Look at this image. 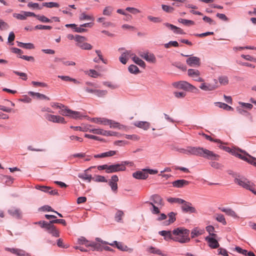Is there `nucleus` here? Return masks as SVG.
I'll list each match as a JSON object with an SVG mask.
<instances>
[{
    "label": "nucleus",
    "instance_id": "1",
    "mask_svg": "<svg viewBox=\"0 0 256 256\" xmlns=\"http://www.w3.org/2000/svg\"><path fill=\"white\" fill-rule=\"evenodd\" d=\"M177 151L188 155H194L212 160H218L220 156L213 152L202 147L188 146L186 148H179Z\"/></svg>",
    "mask_w": 256,
    "mask_h": 256
},
{
    "label": "nucleus",
    "instance_id": "2",
    "mask_svg": "<svg viewBox=\"0 0 256 256\" xmlns=\"http://www.w3.org/2000/svg\"><path fill=\"white\" fill-rule=\"evenodd\" d=\"M177 204L184 213H196L197 211L195 208L192 206V204L182 199L177 198Z\"/></svg>",
    "mask_w": 256,
    "mask_h": 256
},
{
    "label": "nucleus",
    "instance_id": "3",
    "mask_svg": "<svg viewBox=\"0 0 256 256\" xmlns=\"http://www.w3.org/2000/svg\"><path fill=\"white\" fill-rule=\"evenodd\" d=\"M189 230L184 228H177V242L180 243L188 242L190 240Z\"/></svg>",
    "mask_w": 256,
    "mask_h": 256
},
{
    "label": "nucleus",
    "instance_id": "4",
    "mask_svg": "<svg viewBox=\"0 0 256 256\" xmlns=\"http://www.w3.org/2000/svg\"><path fill=\"white\" fill-rule=\"evenodd\" d=\"M234 182L243 188L254 192V184L245 178H236L234 179Z\"/></svg>",
    "mask_w": 256,
    "mask_h": 256
},
{
    "label": "nucleus",
    "instance_id": "5",
    "mask_svg": "<svg viewBox=\"0 0 256 256\" xmlns=\"http://www.w3.org/2000/svg\"><path fill=\"white\" fill-rule=\"evenodd\" d=\"M177 88H182L192 92H196L198 90L196 86L186 81H180L177 82Z\"/></svg>",
    "mask_w": 256,
    "mask_h": 256
},
{
    "label": "nucleus",
    "instance_id": "6",
    "mask_svg": "<svg viewBox=\"0 0 256 256\" xmlns=\"http://www.w3.org/2000/svg\"><path fill=\"white\" fill-rule=\"evenodd\" d=\"M240 152L244 153V154L236 152L234 154L235 156L256 166V158L252 157L242 150H240Z\"/></svg>",
    "mask_w": 256,
    "mask_h": 256
},
{
    "label": "nucleus",
    "instance_id": "7",
    "mask_svg": "<svg viewBox=\"0 0 256 256\" xmlns=\"http://www.w3.org/2000/svg\"><path fill=\"white\" fill-rule=\"evenodd\" d=\"M188 75L194 81L198 82H204V80L200 76V72L198 70L188 69Z\"/></svg>",
    "mask_w": 256,
    "mask_h": 256
},
{
    "label": "nucleus",
    "instance_id": "8",
    "mask_svg": "<svg viewBox=\"0 0 256 256\" xmlns=\"http://www.w3.org/2000/svg\"><path fill=\"white\" fill-rule=\"evenodd\" d=\"M42 228H46L48 232L54 236L58 237L60 236L59 232L56 229L55 226L50 222H44L43 226H42Z\"/></svg>",
    "mask_w": 256,
    "mask_h": 256
},
{
    "label": "nucleus",
    "instance_id": "9",
    "mask_svg": "<svg viewBox=\"0 0 256 256\" xmlns=\"http://www.w3.org/2000/svg\"><path fill=\"white\" fill-rule=\"evenodd\" d=\"M45 118L48 121L56 122V123H60V124H66V122L64 120V118L60 116H56L52 115L50 114H46L45 116Z\"/></svg>",
    "mask_w": 256,
    "mask_h": 256
},
{
    "label": "nucleus",
    "instance_id": "10",
    "mask_svg": "<svg viewBox=\"0 0 256 256\" xmlns=\"http://www.w3.org/2000/svg\"><path fill=\"white\" fill-rule=\"evenodd\" d=\"M217 234H212V236H206V240L208 242V246L212 248H216L219 246V244L216 240Z\"/></svg>",
    "mask_w": 256,
    "mask_h": 256
},
{
    "label": "nucleus",
    "instance_id": "11",
    "mask_svg": "<svg viewBox=\"0 0 256 256\" xmlns=\"http://www.w3.org/2000/svg\"><path fill=\"white\" fill-rule=\"evenodd\" d=\"M126 170V166L123 164H116L109 166L108 174L124 171Z\"/></svg>",
    "mask_w": 256,
    "mask_h": 256
},
{
    "label": "nucleus",
    "instance_id": "12",
    "mask_svg": "<svg viewBox=\"0 0 256 256\" xmlns=\"http://www.w3.org/2000/svg\"><path fill=\"white\" fill-rule=\"evenodd\" d=\"M109 245L112 246H115L122 251L132 252L133 250L132 248H128L122 242L114 241L113 242L109 244Z\"/></svg>",
    "mask_w": 256,
    "mask_h": 256
},
{
    "label": "nucleus",
    "instance_id": "13",
    "mask_svg": "<svg viewBox=\"0 0 256 256\" xmlns=\"http://www.w3.org/2000/svg\"><path fill=\"white\" fill-rule=\"evenodd\" d=\"M32 16H35L34 12L25 11H22L20 14H13V16L14 18L20 20H25L26 19L27 17Z\"/></svg>",
    "mask_w": 256,
    "mask_h": 256
},
{
    "label": "nucleus",
    "instance_id": "14",
    "mask_svg": "<svg viewBox=\"0 0 256 256\" xmlns=\"http://www.w3.org/2000/svg\"><path fill=\"white\" fill-rule=\"evenodd\" d=\"M36 188L44 192L48 193L52 195H58V191L56 190H52L50 186L37 185Z\"/></svg>",
    "mask_w": 256,
    "mask_h": 256
},
{
    "label": "nucleus",
    "instance_id": "15",
    "mask_svg": "<svg viewBox=\"0 0 256 256\" xmlns=\"http://www.w3.org/2000/svg\"><path fill=\"white\" fill-rule=\"evenodd\" d=\"M186 64L190 66L198 67L200 65V58L196 56H191L186 60Z\"/></svg>",
    "mask_w": 256,
    "mask_h": 256
},
{
    "label": "nucleus",
    "instance_id": "16",
    "mask_svg": "<svg viewBox=\"0 0 256 256\" xmlns=\"http://www.w3.org/2000/svg\"><path fill=\"white\" fill-rule=\"evenodd\" d=\"M5 250H6L10 252L12 254H16L18 256H30V254L21 249L6 248Z\"/></svg>",
    "mask_w": 256,
    "mask_h": 256
},
{
    "label": "nucleus",
    "instance_id": "17",
    "mask_svg": "<svg viewBox=\"0 0 256 256\" xmlns=\"http://www.w3.org/2000/svg\"><path fill=\"white\" fill-rule=\"evenodd\" d=\"M8 213L17 219H21L22 218V212L19 208H12L8 210Z\"/></svg>",
    "mask_w": 256,
    "mask_h": 256
},
{
    "label": "nucleus",
    "instance_id": "18",
    "mask_svg": "<svg viewBox=\"0 0 256 256\" xmlns=\"http://www.w3.org/2000/svg\"><path fill=\"white\" fill-rule=\"evenodd\" d=\"M134 178L136 179L144 180L148 177V174L146 172V169L142 170L137 171L132 174Z\"/></svg>",
    "mask_w": 256,
    "mask_h": 256
},
{
    "label": "nucleus",
    "instance_id": "19",
    "mask_svg": "<svg viewBox=\"0 0 256 256\" xmlns=\"http://www.w3.org/2000/svg\"><path fill=\"white\" fill-rule=\"evenodd\" d=\"M132 52L130 50H125L124 52L122 53V54L119 58L120 61L122 64H126L128 59V57H132Z\"/></svg>",
    "mask_w": 256,
    "mask_h": 256
},
{
    "label": "nucleus",
    "instance_id": "20",
    "mask_svg": "<svg viewBox=\"0 0 256 256\" xmlns=\"http://www.w3.org/2000/svg\"><path fill=\"white\" fill-rule=\"evenodd\" d=\"M118 181V176L116 175H114L111 177V179L109 182V185L110 186L112 190L114 192H116L118 189L117 182Z\"/></svg>",
    "mask_w": 256,
    "mask_h": 256
},
{
    "label": "nucleus",
    "instance_id": "21",
    "mask_svg": "<svg viewBox=\"0 0 256 256\" xmlns=\"http://www.w3.org/2000/svg\"><path fill=\"white\" fill-rule=\"evenodd\" d=\"M218 88L216 84H212L209 83L203 82L200 86V88L204 91H212Z\"/></svg>",
    "mask_w": 256,
    "mask_h": 256
},
{
    "label": "nucleus",
    "instance_id": "22",
    "mask_svg": "<svg viewBox=\"0 0 256 256\" xmlns=\"http://www.w3.org/2000/svg\"><path fill=\"white\" fill-rule=\"evenodd\" d=\"M116 150H110L100 154H95L94 158H104L106 157H110L116 155L117 154Z\"/></svg>",
    "mask_w": 256,
    "mask_h": 256
},
{
    "label": "nucleus",
    "instance_id": "23",
    "mask_svg": "<svg viewBox=\"0 0 256 256\" xmlns=\"http://www.w3.org/2000/svg\"><path fill=\"white\" fill-rule=\"evenodd\" d=\"M134 125L136 127L144 130H148L150 128V123L147 122L138 121L134 122Z\"/></svg>",
    "mask_w": 256,
    "mask_h": 256
},
{
    "label": "nucleus",
    "instance_id": "24",
    "mask_svg": "<svg viewBox=\"0 0 256 256\" xmlns=\"http://www.w3.org/2000/svg\"><path fill=\"white\" fill-rule=\"evenodd\" d=\"M150 200L153 201L154 203L158 206H162L164 204L162 198L159 195L154 194L152 196L150 197Z\"/></svg>",
    "mask_w": 256,
    "mask_h": 256
},
{
    "label": "nucleus",
    "instance_id": "25",
    "mask_svg": "<svg viewBox=\"0 0 256 256\" xmlns=\"http://www.w3.org/2000/svg\"><path fill=\"white\" fill-rule=\"evenodd\" d=\"M131 58L132 60L136 64H138L141 67L145 68L146 64L144 62V61L140 59L134 54L132 53Z\"/></svg>",
    "mask_w": 256,
    "mask_h": 256
},
{
    "label": "nucleus",
    "instance_id": "26",
    "mask_svg": "<svg viewBox=\"0 0 256 256\" xmlns=\"http://www.w3.org/2000/svg\"><path fill=\"white\" fill-rule=\"evenodd\" d=\"M86 86L84 88V90L88 93L94 94V89L96 88L94 84L90 82H86Z\"/></svg>",
    "mask_w": 256,
    "mask_h": 256
},
{
    "label": "nucleus",
    "instance_id": "27",
    "mask_svg": "<svg viewBox=\"0 0 256 256\" xmlns=\"http://www.w3.org/2000/svg\"><path fill=\"white\" fill-rule=\"evenodd\" d=\"M28 94L31 96H35L38 100H50V98L44 94H42L38 92H28Z\"/></svg>",
    "mask_w": 256,
    "mask_h": 256
},
{
    "label": "nucleus",
    "instance_id": "28",
    "mask_svg": "<svg viewBox=\"0 0 256 256\" xmlns=\"http://www.w3.org/2000/svg\"><path fill=\"white\" fill-rule=\"evenodd\" d=\"M80 20H92L94 21V18L92 15L87 14L86 12H82L79 16Z\"/></svg>",
    "mask_w": 256,
    "mask_h": 256
},
{
    "label": "nucleus",
    "instance_id": "29",
    "mask_svg": "<svg viewBox=\"0 0 256 256\" xmlns=\"http://www.w3.org/2000/svg\"><path fill=\"white\" fill-rule=\"evenodd\" d=\"M158 234L164 237L166 240H170L173 239L172 234L170 231L162 230L160 231Z\"/></svg>",
    "mask_w": 256,
    "mask_h": 256
},
{
    "label": "nucleus",
    "instance_id": "30",
    "mask_svg": "<svg viewBox=\"0 0 256 256\" xmlns=\"http://www.w3.org/2000/svg\"><path fill=\"white\" fill-rule=\"evenodd\" d=\"M220 210L224 212H225L227 215L232 216L234 218H238V216L236 213L230 208H220Z\"/></svg>",
    "mask_w": 256,
    "mask_h": 256
},
{
    "label": "nucleus",
    "instance_id": "31",
    "mask_svg": "<svg viewBox=\"0 0 256 256\" xmlns=\"http://www.w3.org/2000/svg\"><path fill=\"white\" fill-rule=\"evenodd\" d=\"M168 220L164 222V224L166 226H168L173 223L176 220V214L174 212H170L168 214Z\"/></svg>",
    "mask_w": 256,
    "mask_h": 256
},
{
    "label": "nucleus",
    "instance_id": "32",
    "mask_svg": "<svg viewBox=\"0 0 256 256\" xmlns=\"http://www.w3.org/2000/svg\"><path fill=\"white\" fill-rule=\"evenodd\" d=\"M94 122L104 125H107L108 122V120L104 118H94L92 120Z\"/></svg>",
    "mask_w": 256,
    "mask_h": 256
},
{
    "label": "nucleus",
    "instance_id": "33",
    "mask_svg": "<svg viewBox=\"0 0 256 256\" xmlns=\"http://www.w3.org/2000/svg\"><path fill=\"white\" fill-rule=\"evenodd\" d=\"M215 105L218 106L219 108L225 110L227 111L233 110L234 108L230 106H228L227 104L220 102H216L214 103Z\"/></svg>",
    "mask_w": 256,
    "mask_h": 256
},
{
    "label": "nucleus",
    "instance_id": "34",
    "mask_svg": "<svg viewBox=\"0 0 256 256\" xmlns=\"http://www.w3.org/2000/svg\"><path fill=\"white\" fill-rule=\"evenodd\" d=\"M18 46L26 49H34V45L32 43H23L17 41Z\"/></svg>",
    "mask_w": 256,
    "mask_h": 256
},
{
    "label": "nucleus",
    "instance_id": "35",
    "mask_svg": "<svg viewBox=\"0 0 256 256\" xmlns=\"http://www.w3.org/2000/svg\"><path fill=\"white\" fill-rule=\"evenodd\" d=\"M144 58L148 62H155L156 58L154 54H150L148 52H146L144 56Z\"/></svg>",
    "mask_w": 256,
    "mask_h": 256
},
{
    "label": "nucleus",
    "instance_id": "36",
    "mask_svg": "<svg viewBox=\"0 0 256 256\" xmlns=\"http://www.w3.org/2000/svg\"><path fill=\"white\" fill-rule=\"evenodd\" d=\"M114 8L112 6H106L102 12V14L104 16H110L113 12H114Z\"/></svg>",
    "mask_w": 256,
    "mask_h": 256
},
{
    "label": "nucleus",
    "instance_id": "37",
    "mask_svg": "<svg viewBox=\"0 0 256 256\" xmlns=\"http://www.w3.org/2000/svg\"><path fill=\"white\" fill-rule=\"evenodd\" d=\"M204 232V230L199 229L197 228L193 229L191 232V236L192 238L202 235Z\"/></svg>",
    "mask_w": 256,
    "mask_h": 256
},
{
    "label": "nucleus",
    "instance_id": "38",
    "mask_svg": "<svg viewBox=\"0 0 256 256\" xmlns=\"http://www.w3.org/2000/svg\"><path fill=\"white\" fill-rule=\"evenodd\" d=\"M107 94V90L97 89L96 88V87L94 94L96 96L98 97L102 98L106 96Z\"/></svg>",
    "mask_w": 256,
    "mask_h": 256
},
{
    "label": "nucleus",
    "instance_id": "39",
    "mask_svg": "<svg viewBox=\"0 0 256 256\" xmlns=\"http://www.w3.org/2000/svg\"><path fill=\"white\" fill-rule=\"evenodd\" d=\"M82 116L80 112L77 111H74L71 110H70V112L68 116L74 119L79 118L80 117H82Z\"/></svg>",
    "mask_w": 256,
    "mask_h": 256
},
{
    "label": "nucleus",
    "instance_id": "40",
    "mask_svg": "<svg viewBox=\"0 0 256 256\" xmlns=\"http://www.w3.org/2000/svg\"><path fill=\"white\" fill-rule=\"evenodd\" d=\"M89 132H92V133H93L94 134H100V135H102V136L106 135V130H104L102 129H100V128L90 129V130Z\"/></svg>",
    "mask_w": 256,
    "mask_h": 256
},
{
    "label": "nucleus",
    "instance_id": "41",
    "mask_svg": "<svg viewBox=\"0 0 256 256\" xmlns=\"http://www.w3.org/2000/svg\"><path fill=\"white\" fill-rule=\"evenodd\" d=\"M78 244H84L86 247L90 246V245L91 244L92 242H90L86 240V238L84 237H80L78 238Z\"/></svg>",
    "mask_w": 256,
    "mask_h": 256
},
{
    "label": "nucleus",
    "instance_id": "42",
    "mask_svg": "<svg viewBox=\"0 0 256 256\" xmlns=\"http://www.w3.org/2000/svg\"><path fill=\"white\" fill-rule=\"evenodd\" d=\"M42 6L48 8H58L60 4L56 2H43Z\"/></svg>",
    "mask_w": 256,
    "mask_h": 256
},
{
    "label": "nucleus",
    "instance_id": "43",
    "mask_svg": "<svg viewBox=\"0 0 256 256\" xmlns=\"http://www.w3.org/2000/svg\"><path fill=\"white\" fill-rule=\"evenodd\" d=\"M190 182L184 180H177V188H182L185 186H188Z\"/></svg>",
    "mask_w": 256,
    "mask_h": 256
},
{
    "label": "nucleus",
    "instance_id": "44",
    "mask_svg": "<svg viewBox=\"0 0 256 256\" xmlns=\"http://www.w3.org/2000/svg\"><path fill=\"white\" fill-rule=\"evenodd\" d=\"M90 246L92 247L94 250L98 251H102L104 250V247L102 246L100 244L94 242H92Z\"/></svg>",
    "mask_w": 256,
    "mask_h": 256
},
{
    "label": "nucleus",
    "instance_id": "45",
    "mask_svg": "<svg viewBox=\"0 0 256 256\" xmlns=\"http://www.w3.org/2000/svg\"><path fill=\"white\" fill-rule=\"evenodd\" d=\"M178 22L183 24L187 26H189L190 25H194V22L191 20H188L186 19L180 18L178 19Z\"/></svg>",
    "mask_w": 256,
    "mask_h": 256
},
{
    "label": "nucleus",
    "instance_id": "46",
    "mask_svg": "<svg viewBox=\"0 0 256 256\" xmlns=\"http://www.w3.org/2000/svg\"><path fill=\"white\" fill-rule=\"evenodd\" d=\"M75 40L77 42L76 46H79V44L84 43L86 40V38L84 36L76 35L75 36Z\"/></svg>",
    "mask_w": 256,
    "mask_h": 256
},
{
    "label": "nucleus",
    "instance_id": "47",
    "mask_svg": "<svg viewBox=\"0 0 256 256\" xmlns=\"http://www.w3.org/2000/svg\"><path fill=\"white\" fill-rule=\"evenodd\" d=\"M32 16L36 18L38 20L43 22H51L50 19L44 16L36 15L35 14V16Z\"/></svg>",
    "mask_w": 256,
    "mask_h": 256
},
{
    "label": "nucleus",
    "instance_id": "48",
    "mask_svg": "<svg viewBox=\"0 0 256 256\" xmlns=\"http://www.w3.org/2000/svg\"><path fill=\"white\" fill-rule=\"evenodd\" d=\"M128 69L129 72L132 74H136L140 72L138 68L134 64L130 66Z\"/></svg>",
    "mask_w": 256,
    "mask_h": 256
},
{
    "label": "nucleus",
    "instance_id": "49",
    "mask_svg": "<svg viewBox=\"0 0 256 256\" xmlns=\"http://www.w3.org/2000/svg\"><path fill=\"white\" fill-rule=\"evenodd\" d=\"M59 114L64 116H68V114L70 112V110L66 106H64V108H60Z\"/></svg>",
    "mask_w": 256,
    "mask_h": 256
},
{
    "label": "nucleus",
    "instance_id": "50",
    "mask_svg": "<svg viewBox=\"0 0 256 256\" xmlns=\"http://www.w3.org/2000/svg\"><path fill=\"white\" fill-rule=\"evenodd\" d=\"M78 47L82 49L86 50H90L92 48V46L90 44L87 42H84L82 44H80Z\"/></svg>",
    "mask_w": 256,
    "mask_h": 256
},
{
    "label": "nucleus",
    "instance_id": "51",
    "mask_svg": "<svg viewBox=\"0 0 256 256\" xmlns=\"http://www.w3.org/2000/svg\"><path fill=\"white\" fill-rule=\"evenodd\" d=\"M107 125H109L110 128H120V124L112 120H108V122Z\"/></svg>",
    "mask_w": 256,
    "mask_h": 256
},
{
    "label": "nucleus",
    "instance_id": "52",
    "mask_svg": "<svg viewBox=\"0 0 256 256\" xmlns=\"http://www.w3.org/2000/svg\"><path fill=\"white\" fill-rule=\"evenodd\" d=\"M216 220L218 222L222 223L224 225H226V222L225 220V218H224V216L222 214H216Z\"/></svg>",
    "mask_w": 256,
    "mask_h": 256
},
{
    "label": "nucleus",
    "instance_id": "53",
    "mask_svg": "<svg viewBox=\"0 0 256 256\" xmlns=\"http://www.w3.org/2000/svg\"><path fill=\"white\" fill-rule=\"evenodd\" d=\"M124 215V212L122 210H118L115 216V218L116 220L118 222H120L122 220V217Z\"/></svg>",
    "mask_w": 256,
    "mask_h": 256
},
{
    "label": "nucleus",
    "instance_id": "54",
    "mask_svg": "<svg viewBox=\"0 0 256 256\" xmlns=\"http://www.w3.org/2000/svg\"><path fill=\"white\" fill-rule=\"evenodd\" d=\"M219 82L222 85H226L228 83V80L226 76H222L218 78Z\"/></svg>",
    "mask_w": 256,
    "mask_h": 256
},
{
    "label": "nucleus",
    "instance_id": "55",
    "mask_svg": "<svg viewBox=\"0 0 256 256\" xmlns=\"http://www.w3.org/2000/svg\"><path fill=\"white\" fill-rule=\"evenodd\" d=\"M162 10L167 12H172L174 10V8L170 5H162Z\"/></svg>",
    "mask_w": 256,
    "mask_h": 256
},
{
    "label": "nucleus",
    "instance_id": "56",
    "mask_svg": "<svg viewBox=\"0 0 256 256\" xmlns=\"http://www.w3.org/2000/svg\"><path fill=\"white\" fill-rule=\"evenodd\" d=\"M202 19L205 22L208 23L210 25H216V22L210 17L204 16Z\"/></svg>",
    "mask_w": 256,
    "mask_h": 256
},
{
    "label": "nucleus",
    "instance_id": "57",
    "mask_svg": "<svg viewBox=\"0 0 256 256\" xmlns=\"http://www.w3.org/2000/svg\"><path fill=\"white\" fill-rule=\"evenodd\" d=\"M3 180H4L5 183L8 186H10V184H12L14 179L10 176H4V178H3Z\"/></svg>",
    "mask_w": 256,
    "mask_h": 256
},
{
    "label": "nucleus",
    "instance_id": "58",
    "mask_svg": "<svg viewBox=\"0 0 256 256\" xmlns=\"http://www.w3.org/2000/svg\"><path fill=\"white\" fill-rule=\"evenodd\" d=\"M50 223L52 224H62L64 226H66V220L63 219H57V220H50Z\"/></svg>",
    "mask_w": 256,
    "mask_h": 256
},
{
    "label": "nucleus",
    "instance_id": "59",
    "mask_svg": "<svg viewBox=\"0 0 256 256\" xmlns=\"http://www.w3.org/2000/svg\"><path fill=\"white\" fill-rule=\"evenodd\" d=\"M126 10L134 14H136L140 12V10L134 8L128 7L126 8Z\"/></svg>",
    "mask_w": 256,
    "mask_h": 256
},
{
    "label": "nucleus",
    "instance_id": "60",
    "mask_svg": "<svg viewBox=\"0 0 256 256\" xmlns=\"http://www.w3.org/2000/svg\"><path fill=\"white\" fill-rule=\"evenodd\" d=\"M52 27L49 26H43L41 24L37 25L34 27L36 30H51Z\"/></svg>",
    "mask_w": 256,
    "mask_h": 256
},
{
    "label": "nucleus",
    "instance_id": "61",
    "mask_svg": "<svg viewBox=\"0 0 256 256\" xmlns=\"http://www.w3.org/2000/svg\"><path fill=\"white\" fill-rule=\"evenodd\" d=\"M9 28L8 24L3 21L2 20H0V28L2 30H6L8 29Z\"/></svg>",
    "mask_w": 256,
    "mask_h": 256
},
{
    "label": "nucleus",
    "instance_id": "62",
    "mask_svg": "<svg viewBox=\"0 0 256 256\" xmlns=\"http://www.w3.org/2000/svg\"><path fill=\"white\" fill-rule=\"evenodd\" d=\"M125 137L127 139L132 140H140V137L138 135H136V134H132V135L126 134Z\"/></svg>",
    "mask_w": 256,
    "mask_h": 256
},
{
    "label": "nucleus",
    "instance_id": "63",
    "mask_svg": "<svg viewBox=\"0 0 256 256\" xmlns=\"http://www.w3.org/2000/svg\"><path fill=\"white\" fill-rule=\"evenodd\" d=\"M206 230L210 234V236H212V234H216L214 233V228L212 226H206Z\"/></svg>",
    "mask_w": 256,
    "mask_h": 256
},
{
    "label": "nucleus",
    "instance_id": "64",
    "mask_svg": "<svg viewBox=\"0 0 256 256\" xmlns=\"http://www.w3.org/2000/svg\"><path fill=\"white\" fill-rule=\"evenodd\" d=\"M216 16L220 20L224 22H228L229 20L228 18L226 16V14H224L218 13L216 14Z\"/></svg>",
    "mask_w": 256,
    "mask_h": 256
}]
</instances>
